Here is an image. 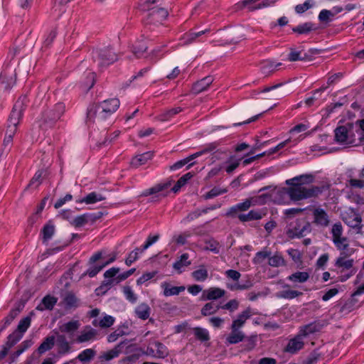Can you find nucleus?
<instances>
[{"label": "nucleus", "instance_id": "obj_1", "mask_svg": "<svg viewBox=\"0 0 364 364\" xmlns=\"http://www.w3.org/2000/svg\"><path fill=\"white\" fill-rule=\"evenodd\" d=\"M314 176L310 174H303L286 181V183L290 186L283 188L278 191L279 195H288L291 200L297 201L303 199L317 197L323 191V186H311L306 188L302 185L305 183H311Z\"/></svg>", "mask_w": 364, "mask_h": 364}, {"label": "nucleus", "instance_id": "obj_2", "mask_svg": "<svg viewBox=\"0 0 364 364\" xmlns=\"http://www.w3.org/2000/svg\"><path fill=\"white\" fill-rule=\"evenodd\" d=\"M117 98L105 100L98 104L90 105L87 111V123L101 124L108 119L119 107Z\"/></svg>", "mask_w": 364, "mask_h": 364}, {"label": "nucleus", "instance_id": "obj_3", "mask_svg": "<svg viewBox=\"0 0 364 364\" xmlns=\"http://www.w3.org/2000/svg\"><path fill=\"white\" fill-rule=\"evenodd\" d=\"M80 326V323L78 320H72L59 326L58 331L56 329L53 331L55 336L58 353L59 355H65L71 352V346L73 341H69L65 333H67L68 338L72 340L75 332L78 330Z\"/></svg>", "mask_w": 364, "mask_h": 364}, {"label": "nucleus", "instance_id": "obj_4", "mask_svg": "<svg viewBox=\"0 0 364 364\" xmlns=\"http://www.w3.org/2000/svg\"><path fill=\"white\" fill-rule=\"evenodd\" d=\"M257 202V198H247L242 203L230 207L226 213V216L232 218H237L242 223L260 220L264 215L261 210H251L247 213H242V212L247 211L252 205H255Z\"/></svg>", "mask_w": 364, "mask_h": 364}, {"label": "nucleus", "instance_id": "obj_5", "mask_svg": "<svg viewBox=\"0 0 364 364\" xmlns=\"http://www.w3.org/2000/svg\"><path fill=\"white\" fill-rule=\"evenodd\" d=\"M117 55L110 46L98 48L92 51V59L100 70L117 60Z\"/></svg>", "mask_w": 364, "mask_h": 364}, {"label": "nucleus", "instance_id": "obj_6", "mask_svg": "<svg viewBox=\"0 0 364 364\" xmlns=\"http://www.w3.org/2000/svg\"><path fill=\"white\" fill-rule=\"evenodd\" d=\"M65 111V105L58 102L42 112L41 120L45 128L53 127L60 119Z\"/></svg>", "mask_w": 364, "mask_h": 364}, {"label": "nucleus", "instance_id": "obj_7", "mask_svg": "<svg viewBox=\"0 0 364 364\" xmlns=\"http://www.w3.org/2000/svg\"><path fill=\"white\" fill-rule=\"evenodd\" d=\"M28 99L26 96H22L14 104L12 111L8 119V123L13 125H18L23 116V111L27 105Z\"/></svg>", "mask_w": 364, "mask_h": 364}, {"label": "nucleus", "instance_id": "obj_8", "mask_svg": "<svg viewBox=\"0 0 364 364\" xmlns=\"http://www.w3.org/2000/svg\"><path fill=\"white\" fill-rule=\"evenodd\" d=\"M128 340H124L116 345L113 348L102 352L98 357L100 362L109 361L112 359L118 358L122 353L123 348L128 344Z\"/></svg>", "mask_w": 364, "mask_h": 364}, {"label": "nucleus", "instance_id": "obj_9", "mask_svg": "<svg viewBox=\"0 0 364 364\" xmlns=\"http://www.w3.org/2000/svg\"><path fill=\"white\" fill-rule=\"evenodd\" d=\"M147 11V23H160L165 20L168 15V11L162 7L154 6L150 11Z\"/></svg>", "mask_w": 364, "mask_h": 364}, {"label": "nucleus", "instance_id": "obj_10", "mask_svg": "<svg viewBox=\"0 0 364 364\" xmlns=\"http://www.w3.org/2000/svg\"><path fill=\"white\" fill-rule=\"evenodd\" d=\"M342 219L348 226L353 229L359 227L362 222L360 215L353 208H350L348 211L343 213Z\"/></svg>", "mask_w": 364, "mask_h": 364}, {"label": "nucleus", "instance_id": "obj_11", "mask_svg": "<svg viewBox=\"0 0 364 364\" xmlns=\"http://www.w3.org/2000/svg\"><path fill=\"white\" fill-rule=\"evenodd\" d=\"M304 337L299 332L293 338L290 339L284 348V351L295 354L304 348Z\"/></svg>", "mask_w": 364, "mask_h": 364}, {"label": "nucleus", "instance_id": "obj_12", "mask_svg": "<svg viewBox=\"0 0 364 364\" xmlns=\"http://www.w3.org/2000/svg\"><path fill=\"white\" fill-rule=\"evenodd\" d=\"M214 77L212 75H208L193 84L191 92L198 95L208 89L210 85L213 82Z\"/></svg>", "mask_w": 364, "mask_h": 364}, {"label": "nucleus", "instance_id": "obj_13", "mask_svg": "<svg viewBox=\"0 0 364 364\" xmlns=\"http://www.w3.org/2000/svg\"><path fill=\"white\" fill-rule=\"evenodd\" d=\"M325 326V321H314L301 327L299 332L306 338L310 334L320 331Z\"/></svg>", "mask_w": 364, "mask_h": 364}, {"label": "nucleus", "instance_id": "obj_14", "mask_svg": "<svg viewBox=\"0 0 364 364\" xmlns=\"http://www.w3.org/2000/svg\"><path fill=\"white\" fill-rule=\"evenodd\" d=\"M314 223L318 226L327 227L330 220L327 213L322 208H316L313 209Z\"/></svg>", "mask_w": 364, "mask_h": 364}, {"label": "nucleus", "instance_id": "obj_15", "mask_svg": "<svg viewBox=\"0 0 364 364\" xmlns=\"http://www.w3.org/2000/svg\"><path fill=\"white\" fill-rule=\"evenodd\" d=\"M225 294V291L219 287H210L203 291L201 300H217L222 298Z\"/></svg>", "mask_w": 364, "mask_h": 364}, {"label": "nucleus", "instance_id": "obj_16", "mask_svg": "<svg viewBox=\"0 0 364 364\" xmlns=\"http://www.w3.org/2000/svg\"><path fill=\"white\" fill-rule=\"evenodd\" d=\"M97 335V331L91 328L90 326H86L85 329L81 331L80 334L77 336L76 341L77 343H85L96 339Z\"/></svg>", "mask_w": 364, "mask_h": 364}, {"label": "nucleus", "instance_id": "obj_17", "mask_svg": "<svg viewBox=\"0 0 364 364\" xmlns=\"http://www.w3.org/2000/svg\"><path fill=\"white\" fill-rule=\"evenodd\" d=\"M353 252V250H351L349 253H347L346 252H341L340 256L336 260L335 265L337 267H343L344 269H350V268H352L353 265V259H346V258L348 256L350 255Z\"/></svg>", "mask_w": 364, "mask_h": 364}, {"label": "nucleus", "instance_id": "obj_18", "mask_svg": "<svg viewBox=\"0 0 364 364\" xmlns=\"http://www.w3.org/2000/svg\"><path fill=\"white\" fill-rule=\"evenodd\" d=\"M310 224L309 223H304L301 228L299 226H294L289 229L287 233L291 237H302L306 232H310Z\"/></svg>", "mask_w": 364, "mask_h": 364}, {"label": "nucleus", "instance_id": "obj_19", "mask_svg": "<svg viewBox=\"0 0 364 364\" xmlns=\"http://www.w3.org/2000/svg\"><path fill=\"white\" fill-rule=\"evenodd\" d=\"M55 335L48 336L46 337L37 349L38 354L42 355L46 351L51 350L55 345Z\"/></svg>", "mask_w": 364, "mask_h": 364}, {"label": "nucleus", "instance_id": "obj_20", "mask_svg": "<svg viewBox=\"0 0 364 364\" xmlns=\"http://www.w3.org/2000/svg\"><path fill=\"white\" fill-rule=\"evenodd\" d=\"M251 316V311L250 308L243 311L237 316V318L232 321L231 329L238 330L245 323L246 320Z\"/></svg>", "mask_w": 364, "mask_h": 364}, {"label": "nucleus", "instance_id": "obj_21", "mask_svg": "<svg viewBox=\"0 0 364 364\" xmlns=\"http://www.w3.org/2000/svg\"><path fill=\"white\" fill-rule=\"evenodd\" d=\"M56 303L57 299L55 297L47 295L43 297L41 303L37 306L36 309L41 311L46 309L52 310Z\"/></svg>", "mask_w": 364, "mask_h": 364}, {"label": "nucleus", "instance_id": "obj_22", "mask_svg": "<svg viewBox=\"0 0 364 364\" xmlns=\"http://www.w3.org/2000/svg\"><path fill=\"white\" fill-rule=\"evenodd\" d=\"M171 186V181L161 183L152 186L150 188L144 190L141 194V196H148L151 195H156Z\"/></svg>", "mask_w": 364, "mask_h": 364}, {"label": "nucleus", "instance_id": "obj_23", "mask_svg": "<svg viewBox=\"0 0 364 364\" xmlns=\"http://www.w3.org/2000/svg\"><path fill=\"white\" fill-rule=\"evenodd\" d=\"M161 287L164 289V295L165 296H171L174 295H178L181 292L185 290L184 286L180 287H172L167 282L161 284Z\"/></svg>", "mask_w": 364, "mask_h": 364}, {"label": "nucleus", "instance_id": "obj_24", "mask_svg": "<svg viewBox=\"0 0 364 364\" xmlns=\"http://www.w3.org/2000/svg\"><path fill=\"white\" fill-rule=\"evenodd\" d=\"M151 312V308L146 303H141L139 304L135 309V314L136 316L142 320H146Z\"/></svg>", "mask_w": 364, "mask_h": 364}, {"label": "nucleus", "instance_id": "obj_25", "mask_svg": "<svg viewBox=\"0 0 364 364\" xmlns=\"http://www.w3.org/2000/svg\"><path fill=\"white\" fill-rule=\"evenodd\" d=\"M335 140L340 144H348V129L345 126H340L335 129Z\"/></svg>", "mask_w": 364, "mask_h": 364}, {"label": "nucleus", "instance_id": "obj_26", "mask_svg": "<svg viewBox=\"0 0 364 364\" xmlns=\"http://www.w3.org/2000/svg\"><path fill=\"white\" fill-rule=\"evenodd\" d=\"M96 351L92 348H87L80 352L76 359L82 363H90L95 356Z\"/></svg>", "mask_w": 364, "mask_h": 364}, {"label": "nucleus", "instance_id": "obj_27", "mask_svg": "<svg viewBox=\"0 0 364 364\" xmlns=\"http://www.w3.org/2000/svg\"><path fill=\"white\" fill-rule=\"evenodd\" d=\"M220 309V305L216 304L213 301L206 303L200 310L201 315L208 316L218 312Z\"/></svg>", "mask_w": 364, "mask_h": 364}, {"label": "nucleus", "instance_id": "obj_28", "mask_svg": "<svg viewBox=\"0 0 364 364\" xmlns=\"http://www.w3.org/2000/svg\"><path fill=\"white\" fill-rule=\"evenodd\" d=\"M189 255L188 253H183L181 255L178 260L176 261L173 264V267L176 270L178 271V273L182 272V268L184 267L189 266L191 262L190 260H188Z\"/></svg>", "mask_w": 364, "mask_h": 364}, {"label": "nucleus", "instance_id": "obj_29", "mask_svg": "<svg viewBox=\"0 0 364 364\" xmlns=\"http://www.w3.org/2000/svg\"><path fill=\"white\" fill-rule=\"evenodd\" d=\"M309 277L307 272H296L289 275L287 279L294 283H304L309 279Z\"/></svg>", "mask_w": 364, "mask_h": 364}, {"label": "nucleus", "instance_id": "obj_30", "mask_svg": "<svg viewBox=\"0 0 364 364\" xmlns=\"http://www.w3.org/2000/svg\"><path fill=\"white\" fill-rule=\"evenodd\" d=\"M208 31H209L208 29H205L204 31H200L198 32L190 31L188 33H186L183 35V36L182 38L183 43L184 44H190V43L194 42L197 38L208 33Z\"/></svg>", "mask_w": 364, "mask_h": 364}, {"label": "nucleus", "instance_id": "obj_31", "mask_svg": "<svg viewBox=\"0 0 364 364\" xmlns=\"http://www.w3.org/2000/svg\"><path fill=\"white\" fill-rule=\"evenodd\" d=\"M115 321V318L109 315H105L100 321L94 320L92 324L95 326H100L101 328H109L112 326Z\"/></svg>", "mask_w": 364, "mask_h": 364}, {"label": "nucleus", "instance_id": "obj_32", "mask_svg": "<svg viewBox=\"0 0 364 364\" xmlns=\"http://www.w3.org/2000/svg\"><path fill=\"white\" fill-rule=\"evenodd\" d=\"M288 60L291 62H294L297 60H311V58L310 55L306 54V53L302 54L301 51H297L291 48L288 55Z\"/></svg>", "mask_w": 364, "mask_h": 364}, {"label": "nucleus", "instance_id": "obj_33", "mask_svg": "<svg viewBox=\"0 0 364 364\" xmlns=\"http://www.w3.org/2000/svg\"><path fill=\"white\" fill-rule=\"evenodd\" d=\"M148 48L146 42L145 40H140L135 43L133 46V53L136 58H141L144 52Z\"/></svg>", "mask_w": 364, "mask_h": 364}, {"label": "nucleus", "instance_id": "obj_34", "mask_svg": "<svg viewBox=\"0 0 364 364\" xmlns=\"http://www.w3.org/2000/svg\"><path fill=\"white\" fill-rule=\"evenodd\" d=\"M196 338L200 342H206L210 340L209 332L207 329L201 327H195L193 328Z\"/></svg>", "mask_w": 364, "mask_h": 364}, {"label": "nucleus", "instance_id": "obj_35", "mask_svg": "<svg viewBox=\"0 0 364 364\" xmlns=\"http://www.w3.org/2000/svg\"><path fill=\"white\" fill-rule=\"evenodd\" d=\"M333 242L336 247L341 251V252H346L349 253L350 251L348 250V240L346 237H341L333 240Z\"/></svg>", "mask_w": 364, "mask_h": 364}, {"label": "nucleus", "instance_id": "obj_36", "mask_svg": "<svg viewBox=\"0 0 364 364\" xmlns=\"http://www.w3.org/2000/svg\"><path fill=\"white\" fill-rule=\"evenodd\" d=\"M282 65L281 63H275L274 61L270 60H264L262 63L261 71L264 74L274 72L277 68Z\"/></svg>", "mask_w": 364, "mask_h": 364}, {"label": "nucleus", "instance_id": "obj_37", "mask_svg": "<svg viewBox=\"0 0 364 364\" xmlns=\"http://www.w3.org/2000/svg\"><path fill=\"white\" fill-rule=\"evenodd\" d=\"M153 156L151 152H146L134 157L132 161V164L134 166H139L145 164Z\"/></svg>", "mask_w": 364, "mask_h": 364}, {"label": "nucleus", "instance_id": "obj_38", "mask_svg": "<svg viewBox=\"0 0 364 364\" xmlns=\"http://www.w3.org/2000/svg\"><path fill=\"white\" fill-rule=\"evenodd\" d=\"M230 334L227 338V341L230 344H236L243 341L245 335L242 331L231 329Z\"/></svg>", "mask_w": 364, "mask_h": 364}, {"label": "nucleus", "instance_id": "obj_39", "mask_svg": "<svg viewBox=\"0 0 364 364\" xmlns=\"http://www.w3.org/2000/svg\"><path fill=\"white\" fill-rule=\"evenodd\" d=\"M191 276L197 282H204L208 277V272L204 266H200L198 269L191 273Z\"/></svg>", "mask_w": 364, "mask_h": 364}, {"label": "nucleus", "instance_id": "obj_40", "mask_svg": "<svg viewBox=\"0 0 364 364\" xmlns=\"http://www.w3.org/2000/svg\"><path fill=\"white\" fill-rule=\"evenodd\" d=\"M41 233L43 235V242H48L55 233V226L50 223L46 224L41 230Z\"/></svg>", "mask_w": 364, "mask_h": 364}, {"label": "nucleus", "instance_id": "obj_41", "mask_svg": "<svg viewBox=\"0 0 364 364\" xmlns=\"http://www.w3.org/2000/svg\"><path fill=\"white\" fill-rule=\"evenodd\" d=\"M14 85V80L12 77L0 75V92L8 91Z\"/></svg>", "mask_w": 364, "mask_h": 364}, {"label": "nucleus", "instance_id": "obj_42", "mask_svg": "<svg viewBox=\"0 0 364 364\" xmlns=\"http://www.w3.org/2000/svg\"><path fill=\"white\" fill-rule=\"evenodd\" d=\"M314 24L311 22H306L303 24H300L292 28V31L299 34H306L314 30Z\"/></svg>", "mask_w": 364, "mask_h": 364}, {"label": "nucleus", "instance_id": "obj_43", "mask_svg": "<svg viewBox=\"0 0 364 364\" xmlns=\"http://www.w3.org/2000/svg\"><path fill=\"white\" fill-rule=\"evenodd\" d=\"M193 176V173L191 172H188L181 176L176 183L171 188V191L173 193H177L182 186H183Z\"/></svg>", "mask_w": 364, "mask_h": 364}, {"label": "nucleus", "instance_id": "obj_44", "mask_svg": "<svg viewBox=\"0 0 364 364\" xmlns=\"http://www.w3.org/2000/svg\"><path fill=\"white\" fill-rule=\"evenodd\" d=\"M105 198L101 194L97 193L96 192H91L83 198L80 202L85 203L86 204H92L98 201H102L105 200Z\"/></svg>", "mask_w": 364, "mask_h": 364}, {"label": "nucleus", "instance_id": "obj_45", "mask_svg": "<svg viewBox=\"0 0 364 364\" xmlns=\"http://www.w3.org/2000/svg\"><path fill=\"white\" fill-rule=\"evenodd\" d=\"M23 335V334H22L17 330L14 331L12 333L8 336L7 341L5 345L9 348H11L22 338Z\"/></svg>", "mask_w": 364, "mask_h": 364}, {"label": "nucleus", "instance_id": "obj_46", "mask_svg": "<svg viewBox=\"0 0 364 364\" xmlns=\"http://www.w3.org/2000/svg\"><path fill=\"white\" fill-rule=\"evenodd\" d=\"M269 264L274 267L284 266L286 264L285 260L279 253H276L272 257H269Z\"/></svg>", "mask_w": 364, "mask_h": 364}, {"label": "nucleus", "instance_id": "obj_47", "mask_svg": "<svg viewBox=\"0 0 364 364\" xmlns=\"http://www.w3.org/2000/svg\"><path fill=\"white\" fill-rule=\"evenodd\" d=\"M90 217L87 215V213L80 215L73 219L70 221V224L75 228H80L85 224L88 223V218Z\"/></svg>", "mask_w": 364, "mask_h": 364}, {"label": "nucleus", "instance_id": "obj_48", "mask_svg": "<svg viewBox=\"0 0 364 364\" xmlns=\"http://www.w3.org/2000/svg\"><path fill=\"white\" fill-rule=\"evenodd\" d=\"M154 345L156 348L155 358H164L168 355L167 348L161 342L155 341Z\"/></svg>", "mask_w": 364, "mask_h": 364}, {"label": "nucleus", "instance_id": "obj_49", "mask_svg": "<svg viewBox=\"0 0 364 364\" xmlns=\"http://www.w3.org/2000/svg\"><path fill=\"white\" fill-rule=\"evenodd\" d=\"M125 326L119 327L117 328L114 331L111 333L107 336V341L109 343H114L115 342L119 337H122L123 336L127 335L128 333L124 331V328Z\"/></svg>", "mask_w": 364, "mask_h": 364}, {"label": "nucleus", "instance_id": "obj_50", "mask_svg": "<svg viewBox=\"0 0 364 364\" xmlns=\"http://www.w3.org/2000/svg\"><path fill=\"white\" fill-rule=\"evenodd\" d=\"M302 294L303 293L301 291L296 290L287 289L280 291L279 296L286 299H292Z\"/></svg>", "mask_w": 364, "mask_h": 364}, {"label": "nucleus", "instance_id": "obj_51", "mask_svg": "<svg viewBox=\"0 0 364 364\" xmlns=\"http://www.w3.org/2000/svg\"><path fill=\"white\" fill-rule=\"evenodd\" d=\"M320 357V353L317 350H314L303 360L302 364H316Z\"/></svg>", "mask_w": 364, "mask_h": 364}, {"label": "nucleus", "instance_id": "obj_52", "mask_svg": "<svg viewBox=\"0 0 364 364\" xmlns=\"http://www.w3.org/2000/svg\"><path fill=\"white\" fill-rule=\"evenodd\" d=\"M31 322V318L30 316H28L24 317L19 321L16 330L23 334L29 328Z\"/></svg>", "mask_w": 364, "mask_h": 364}, {"label": "nucleus", "instance_id": "obj_53", "mask_svg": "<svg viewBox=\"0 0 364 364\" xmlns=\"http://www.w3.org/2000/svg\"><path fill=\"white\" fill-rule=\"evenodd\" d=\"M182 111V108L180 107H173L166 110L161 115V119L163 121H168L174 115L178 114Z\"/></svg>", "mask_w": 364, "mask_h": 364}, {"label": "nucleus", "instance_id": "obj_54", "mask_svg": "<svg viewBox=\"0 0 364 364\" xmlns=\"http://www.w3.org/2000/svg\"><path fill=\"white\" fill-rule=\"evenodd\" d=\"M43 173V171L42 170H38L31 178L26 188H28L29 187H33L36 188L38 187V186L42 183Z\"/></svg>", "mask_w": 364, "mask_h": 364}, {"label": "nucleus", "instance_id": "obj_55", "mask_svg": "<svg viewBox=\"0 0 364 364\" xmlns=\"http://www.w3.org/2000/svg\"><path fill=\"white\" fill-rule=\"evenodd\" d=\"M218 146V144L217 142H213V143L208 144L202 150L193 154V156L197 158L203 154L210 153V152L214 151L215 149H216Z\"/></svg>", "mask_w": 364, "mask_h": 364}, {"label": "nucleus", "instance_id": "obj_56", "mask_svg": "<svg viewBox=\"0 0 364 364\" xmlns=\"http://www.w3.org/2000/svg\"><path fill=\"white\" fill-rule=\"evenodd\" d=\"M331 233L332 235V240L343 237L342 224L340 222L335 223L332 226Z\"/></svg>", "mask_w": 364, "mask_h": 364}, {"label": "nucleus", "instance_id": "obj_57", "mask_svg": "<svg viewBox=\"0 0 364 364\" xmlns=\"http://www.w3.org/2000/svg\"><path fill=\"white\" fill-rule=\"evenodd\" d=\"M123 293L126 299L131 302L132 304H134L137 301V296L132 291V288L129 286H125L123 288Z\"/></svg>", "mask_w": 364, "mask_h": 364}, {"label": "nucleus", "instance_id": "obj_58", "mask_svg": "<svg viewBox=\"0 0 364 364\" xmlns=\"http://www.w3.org/2000/svg\"><path fill=\"white\" fill-rule=\"evenodd\" d=\"M227 192L226 189H220L217 187H214L212 188L210 191H208L206 194L203 196V198L205 200H208L210 198H213L216 196H218L223 193H225Z\"/></svg>", "mask_w": 364, "mask_h": 364}, {"label": "nucleus", "instance_id": "obj_59", "mask_svg": "<svg viewBox=\"0 0 364 364\" xmlns=\"http://www.w3.org/2000/svg\"><path fill=\"white\" fill-rule=\"evenodd\" d=\"M335 16V13L327 9H323L318 14V19L321 22L328 23L331 21V17Z\"/></svg>", "mask_w": 364, "mask_h": 364}, {"label": "nucleus", "instance_id": "obj_60", "mask_svg": "<svg viewBox=\"0 0 364 364\" xmlns=\"http://www.w3.org/2000/svg\"><path fill=\"white\" fill-rule=\"evenodd\" d=\"M141 248H136L133 251H132L127 259H125V264L127 266H130L133 262H134L139 258V254L141 253Z\"/></svg>", "mask_w": 364, "mask_h": 364}, {"label": "nucleus", "instance_id": "obj_61", "mask_svg": "<svg viewBox=\"0 0 364 364\" xmlns=\"http://www.w3.org/2000/svg\"><path fill=\"white\" fill-rule=\"evenodd\" d=\"M105 265H92L87 269V270L83 274V275H88L90 277H94L96 276L103 268Z\"/></svg>", "mask_w": 364, "mask_h": 364}, {"label": "nucleus", "instance_id": "obj_62", "mask_svg": "<svg viewBox=\"0 0 364 364\" xmlns=\"http://www.w3.org/2000/svg\"><path fill=\"white\" fill-rule=\"evenodd\" d=\"M195 159H196V158L193 157V154H192L184 159H182V160H180V161L176 162L174 164H173L171 166L170 168H171V170H173V171L179 169Z\"/></svg>", "mask_w": 364, "mask_h": 364}, {"label": "nucleus", "instance_id": "obj_63", "mask_svg": "<svg viewBox=\"0 0 364 364\" xmlns=\"http://www.w3.org/2000/svg\"><path fill=\"white\" fill-rule=\"evenodd\" d=\"M239 307V301L237 299H231L223 306H220V309L228 310L230 312L236 311Z\"/></svg>", "mask_w": 364, "mask_h": 364}, {"label": "nucleus", "instance_id": "obj_64", "mask_svg": "<svg viewBox=\"0 0 364 364\" xmlns=\"http://www.w3.org/2000/svg\"><path fill=\"white\" fill-rule=\"evenodd\" d=\"M206 249L218 254L220 252V245L219 242L214 240H210L206 242Z\"/></svg>", "mask_w": 364, "mask_h": 364}]
</instances>
